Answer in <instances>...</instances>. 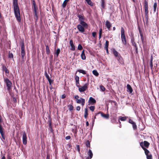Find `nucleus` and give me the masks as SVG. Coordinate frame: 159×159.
I'll return each mask as SVG.
<instances>
[{"mask_svg": "<svg viewBox=\"0 0 159 159\" xmlns=\"http://www.w3.org/2000/svg\"><path fill=\"white\" fill-rule=\"evenodd\" d=\"M13 10L15 17L18 22H20L21 18L18 0H13Z\"/></svg>", "mask_w": 159, "mask_h": 159, "instance_id": "f257e3e1", "label": "nucleus"}, {"mask_svg": "<svg viewBox=\"0 0 159 159\" xmlns=\"http://www.w3.org/2000/svg\"><path fill=\"white\" fill-rule=\"evenodd\" d=\"M140 145L144 151L145 154L146 156L147 159H152V155L150 153L149 151L143 146V142L140 143Z\"/></svg>", "mask_w": 159, "mask_h": 159, "instance_id": "f03ea898", "label": "nucleus"}, {"mask_svg": "<svg viewBox=\"0 0 159 159\" xmlns=\"http://www.w3.org/2000/svg\"><path fill=\"white\" fill-rule=\"evenodd\" d=\"M121 38L123 44L126 45L127 44V39L125 34V30L123 27L121 28Z\"/></svg>", "mask_w": 159, "mask_h": 159, "instance_id": "7ed1b4c3", "label": "nucleus"}, {"mask_svg": "<svg viewBox=\"0 0 159 159\" xmlns=\"http://www.w3.org/2000/svg\"><path fill=\"white\" fill-rule=\"evenodd\" d=\"M89 83L85 84L83 86H80L79 87V90L80 92H84L88 89L89 87Z\"/></svg>", "mask_w": 159, "mask_h": 159, "instance_id": "20e7f679", "label": "nucleus"}, {"mask_svg": "<svg viewBox=\"0 0 159 159\" xmlns=\"http://www.w3.org/2000/svg\"><path fill=\"white\" fill-rule=\"evenodd\" d=\"M5 82L6 83L7 87V89L8 90L10 89L11 86V83L8 78H6L4 79Z\"/></svg>", "mask_w": 159, "mask_h": 159, "instance_id": "39448f33", "label": "nucleus"}, {"mask_svg": "<svg viewBox=\"0 0 159 159\" xmlns=\"http://www.w3.org/2000/svg\"><path fill=\"white\" fill-rule=\"evenodd\" d=\"M0 133L2 138V141H4L5 140L4 133L3 132V129L2 125V123H0Z\"/></svg>", "mask_w": 159, "mask_h": 159, "instance_id": "423d86ee", "label": "nucleus"}, {"mask_svg": "<svg viewBox=\"0 0 159 159\" xmlns=\"http://www.w3.org/2000/svg\"><path fill=\"white\" fill-rule=\"evenodd\" d=\"M27 137L26 133L24 132L22 135V142L24 145H26L27 143Z\"/></svg>", "mask_w": 159, "mask_h": 159, "instance_id": "0eeeda50", "label": "nucleus"}, {"mask_svg": "<svg viewBox=\"0 0 159 159\" xmlns=\"http://www.w3.org/2000/svg\"><path fill=\"white\" fill-rule=\"evenodd\" d=\"M100 114L102 116L106 119H108L109 118V115L108 114H105L102 112H99L96 114V116H97L98 114Z\"/></svg>", "mask_w": 159, "mask_h": 159, "instance_id": "6e6552de", "label": "nucleus"}, {"mask_svg": "<svg viewBox=\"0 0 159 159\" xmlns=\"http://www.w3.org/2000/svg\"><path fill=\"white\" fill-rule=\"evenodd\" d=\"M76 102L78 103H81V105L83 106L85 103V99L82 98H81L80 99H77L76 100Z\"/></svg>", "mask_w": 159, "mask_h": 159, "instance_id": "1a4fd4ad", "label": "nucleus"}, {"mask_svg": "<svg viewBox=\"0 0 159 159\" xmlns=\"http://www.w3.org/2000/svg\"><path fill=\"white\" fill-rule=\"evenodd\" d=\"M20 44L21 45V53H25V43L24 41H22L20 42Z\"/></svg>", "mask_w": 159, "mask_h": 159, "instance_id": "9d476101", "label": "nucleus"}, {"mask_svg": "<svg viewBox=\"0 0 159 159\" xmlns=\"http://www.w3.org/2000/svg\"><path fill=\"white\" fill-rule=\"evenodd\" d=\"M87 155L88 156L86 158V159H91L93 156V153L92 151L89 149L87 152Z\"/></svg>", "mask_w": 159, "mask_h": 159, "instance_id": "9b49d317", "label": "nucleus"}, {"mask_svg": "<svg viewBox=\"0 0 159 159\" xmlns=\"http://www.w3.org/2000/svg\"><path fill=\"white\" fill-rule=\"evenodd\" d=\"M77 28L79 31L82 33H83L84 31V27L80 25H77Z\"/></svg>", "mask_w": 159, "mask_h": 159, "instance_id": "f8f14e48", "label": "nucleus"}, {"mask_svg": "<svg viewBox=\"0 0 159 159\" xmlns=\"http://www.w3.org/2000/svg\"><path fill=\"white\" fill-rule=\"evenodd\" d=\"M129 123L132 125L133 129L134 130H135L137 129V125L136 123L133 121L131 119H129Z\"/></svg>", "mask_w": 159, "mask_h": 159, "instance_id": "ddd939ff", "label": "nucleus"}, {"mask_svg": "<svg viewBox=\"0 0 159 159\" xmlns=\"http://www.w3.org/2000/svg\"><path fill=\"white\" fill-rule=\"evenodd\" d=\"M69 44L71 47L70 48V50L72 51H75V46L74 45L73 40L72 39H70V40Z\"/></svg>", "mask_w": 159, "mask_h": 159, "instance_id": "4468645a", "label": "nucleus"}, {"mask_svg": "<svg viewBox=\"0 0 159 159\" xmlns=\"http://www.w3.org/2000/svg\"><path fill=\"white\" fill-rule=\"evenodd\" d=\"M144 8L145 12H148V2L146 1H144Z\"/></svg>", "mask_w": 159, "mask_h": 159, "instance_id": "2eb2a0df", "label": "nucleus"}, {"mask_svg": "<svg viewBox=\"0 0 159 159\" xmlns=\"http://www.w3.org/2000/svg\"><path fill=\"white\" fill-rule=\"evenodd\" d=\"M89 102L92 105H94L96 103V101L93 98L90 97L89 98Z\"/></svg>", "mask_w": 159, "mask_h": 159, "instance_id": "dca6fc26", "label": "nucleus"}, {"mask_svg": "<svg viewBox=\"0 0 159 159\" xmlns=\"http://www.w3.org/2000/svg\"><path fill=\"white\" fill-rule=\"evenodd\" d=\"M126 88L127 92H129L130 93H131L132 92L133 89L130 85L127 84L126 86Z\"/></svg>", "mask_w": 159, "mask_h": 159, "instance_id": "f3484780", "label": "nucleus"}, {"mask_svg": "<svg viewBox=\"0 0 159 159\" xmlns=\"http://www.w3.org/2000/svg\"><path fill=\"white\" fill-rule=\"evenodd\" d=\"M106 25L109 30H110V28L111 27V25L110 22L108 20H107L106 23Z\"/></svg>", "mask_w": 159, "mask_h": 159, "instance_id": "a211bd4d", "label": "nucleus"}, {"mask_svg": "<svg viewBox=\"0 0 159 159\" xmlns=\"http://www.w3.org/2000/svg\"><path fill=\"white\" fill-rule=\"evenodd\" d=\"M77 16L79 18V20L80 22L84 21L85 20V18L84 17V16L83 15H77Z\"/></svg>", "mask_w": 159, "mask_h": 159, "instance_id": "6ab92c4d", "label": "nucleus"}, {"mask_svg": "<svg viewBox=\"0 0 159 159\" xmlns=\"http://www.w3.org/2000/svg\"><path fill=\"white\" fill-rule=\"evenodd\" d=\"M80 24L82 26L86 28H87L88 27V25L87 23L84 21H81L80 22Z\"/></svg>", "mask_w": 159, "mask_h": 159, "instance_id": "aec40b11", "label": "nucleus"}, {"mask_svg": "<svg viewBox=\"0 0 159 159\" xmlns=\"http://www.w3.org/2000/svg\"><path fill=\"white\" fill-rule=\"evenodd\" d=\"M2 70L3 71H4L6 74H8L9 71L5 65H2Z\"/></svg>", "mask_w": 159, "mask_h": 159, "instance_id": "412c9836", "label": "nucleus"}, {"mask_svg": "<svg viewBox=\"0 0 159 159\" xmlns=\"http://www.w3.org/2000/svg\"><path fill=\"white\" fill-rule=\"evenodd\" d=\"M143 146L145 148H148L150 145V143L146 141H144L143 142Z\"/></svg>", "mask_w": 159, "mask_h": 159, "instance_id": "4be33fe9", "label": "nucleus"}, {"mask_svg": "<svg viewBox=\"0 0 159 159\" xmlns=\"http://www.w3.org/2000/svg\"><path fill=\"white\" fill-rule=\"evenodd\" d=\"M60 52V49L59 48H57L56 51L55 52V57H57Z\"/></svg>", "mask_w": 159, "mask_h": 159, "instance_id": "5701e85b", "label": "nucleus"}, {"mask_svg": "<svg viewBox=\"0 0 159 159\" xmlns=\"http://www.w3.org/2000/svg\"><path fill=\"white\" fill-rule=\"evenodd\" d=\"M81 59L83 60L86 59V57L85 54L84 50V49L82 51L81 55Z\"/></svg>", "mask_w": 159, "mask_h": 159, "instance_id": "b1692460", "label": "nucleus"}, {"mask_svg": "<svg viewBox=\"0 0 159 159\" xmlns=\"http://www.w3.org/2000/svg\"><path fill=\"white\" fill-rule=\"evenodd\" d=\"M32 4L33 5V6L34 7V8L33 9L34 11H37V7L36 3H35V1H34V0H33Z\"/></svg>", "mask_w": 159, "mask_h": 159, "instance_id": "393cba45", "label": "nucleus"}, {"mask_svg": "<svg viewBox=\"0 0 159 159\" xmlns=\"http://www.w3.org/2000/svg\"><path fill=\"white\" fill-rule=\"evenodd\" d=\"M153 59V57L152 56H151L150 61L149 62L151 69V70L152 71L153 70V63H152Z\"/></svg>", "mask_w": 159, "mask_h": 159, "instance_id": "a878e982", "label": "nucleus"}, {"mask_svg": "<svg viewBox=\"0 0 159 159\" xmlns=\"http://www.w3.org/2000/svg\"><path fill=\"white\" fill-rule=\"evenodd\" d=\"M113 53L116 57H117L119 56L118 52L115 49H113L112 50Z\"/></svg>", "mask_w": 159, "mask_h": 159, "instance_id": "bb28decb", "label": "nucleus"}, {"mask_svg": "<svg viewBox=\"0 0 159 159\" xmlns=\"http://www.w3.org/2000/svg\"><path fill=\"white\" fill-rule=\"evenodd\" d=\"M46 47V54L48 55L50 54V50L49 48V47L48 45H45Z\"/></svg>", "mask_w": 159, "mask_h": 159, "instance_id": "cd10ccee", "label": "nucleus"}, {"mask_svg": "<svg viewBox=\"0 0 159 159\" xmlns=\"http://www.w3.org/2000/svg\"><path fill=\"white\" fill-rule=\"evenodd\" d=\"M127 119V117L126 116H120L119 117V122H120V120L122 121H125Z\"/></svg>", "mask_w": 159, "mask_h": 159, "instance_id": "c85d7f7f", "label": "nucleus"}, {"mask_svg": "<svg viewBox=\"0 0 159 159\" xmlns=\"http://www.w3.org/2000/svg\"><path fill=\"white\" fill-rule=\"evenodd\" d=\"M139 32L140 34V36L141 37V38L142 43H143L144 42V37L143 34L140 30H139Z\"/></svg>", "mask_w": 159, "mask_h": 159, "instance_id": "c756f323", "label": "nucleus"}, {"mask_svg": "<svg viewBox=\"0 0 159 159\" xmlns=\"http://www.w3.org/2000/svg\"><path fill=\"white\" fill-rule=\"evenodd\" d=\"M88 115V109L86 108L84 109V117L85 118H86L87 116Z\"/></svg>", "mask_w": 159, "mask_h": 159, "instance_id": "7c9ffc66", "label": "nucleus"}, {"mask_svg": "<svg viewBox=\"0 0 159 159\" xmlns=\"http://www.w3.org/2000/svg\"><path fill=\"white\" fill-rule=\"evenodd\" d=\"M34 16L35 17H34V20H35V22H37L38 20V16L37 15L38 12L37 11H34Z\"/></svg>", "mask_w": 159, "mask_h": 159, "instance_id": "2f4dec72", "label": "nucleus"}, {"mask_svg": "<svg viewBox=\"0 0 159 159\" xmlns=\"http://www.w3.org/2000/svg\"><path fill=\"white\" fill-rule=\"evenodd\" d=\"M131 42L132 45L133 46H134V47L137 46L136 44L134 41V39L133 38L131 39Z\"/></svg>", "mask_w": 159, "mask_h": 159, "instance_id": "473e14b6", "label": "nucleus"}, {"mask_svg": "<svg viewBox=\"0 0 159 159\" xmlns=\"http://www.w3.org/2000/svg\"><path fill=\"white\" fill-rule=\"evenodd\" d=\"M77 15H83L82 10L80 9H77Z\"/></svg>", "mask_w": 159, "mask_h": 159, "instance_id": "72a5a7b5", "label": "nucleus"}, {"mask_svg": "<svg viewBox=\"0 0 159 159\" xmlns=\"http://www.w3.org/2000/svg\"><path fill=\"white\" fill-rule=\"evenodd\" d=\"M70 0H65L62 5V7L63 8H65L66 7V4H67V2H68Z\"/></svg>", "mask_w": 159, "mask_h": 159, "instance_id": "f704fd0d", "label": "nucleus"}, {"mask_svg": "<svg viewBox=\"0 0 159 159\" xmlns=\"http://www.w3.org/2000/svg\"><path fill=\"white\" fill-rule=\"evenodd\" d=\"M79 72L80 73H81L83 74L84 75H85V74H86V71L85 70H80V69L78 70L76 72Z\"/></svg>", "mask_w": 159, "mask_h": 159, "instance_id": "c9c22d12", "label": "nucleus"}, {"mask_svg": "<svg viewBox=\"0 0 159 159\" xmlns=\"http://www.w3.org/2000/svg\"><path fill=\"white\" fill-rule=\"evenodd\" d=\"M85 144L86 147H87L90 148V142L89 140H87L85 142Z\"/></svg>", "mask_w": 159, "mask_h": 159, "instance_id": "e433bc0d", "label": "nucleus"}, {"mask_svg": "<svg viewBox=\"0 0 159 159\" xmlns=\"http://www.w3.org/2000/svg\"><path fill=\"white\" fill-rule=\"evenodd\" d=\"M93 74L96 76H98L99 74L97 71L96 70H94L93 71Z\"/></svg>", "mask_w": 159, "mask_h": 159, "instance_id": "4c0bfd02", "label": "nucleus"}, {"mask_svg": "<svg viewBox=\"0 0 159 159\" xmlns=\"http://www.w3.org/2000/svg\"><path fill=\"white\" fill-rule=\"evenodd\" d=\"M21 59L23 61H24L25 59V53H21Z\"/></svg>", "mask_w": 159, "mask_h": 159, "instance_id": "58836bf2", "label": "nucleus"}, {"mask_svg": "<svg viewBox=\"0 0 159 159\" xmlns=\"http://www.w3.org/2000/svg\"><path fill=\"white\" fill-rule=\"evenodd\" d=\"M87 3V4L91 6H93V3L91 0H85Z\"/></svg>", "mask_w": 159, "mask_h": 159, "instance_id": "ea45409f", "label": "nucleus"}, {"mask_svg": "<svg viewBox=\"0 0 159 159\" xmlns=\"http://www.w3.org/2000/svg\"><path fill=\"white\" fill-rule=\"evenodd\" d=\"M101 7L103 8H104L105 7V2L104 0H101Z\"/></svg>", "mask_w": 159, "mask_h": 159, "instance_id": "a19ab883", "label": "nucleus"}, {"mask_svg": "<svg viewBox=\"0 0 159 159\" xmlns=\"http://www.w3.org/2000/svg\"><path fill=\"white\" fill-rule=\"evenodd\" d=\"M157 6V2H155L153 5V9H154V12H156V8Z\"/></svg>", "mask_w": 159, "mask_h": 159, "instance_id": "79ce46f5", "label": "nucleus"}, {"mask_svg": "<svg viewBox=\"0 0 159 159\" xmlns=\"http://www.w3.org/2000/svg\"><path fill=\"white\" fill-rule=\"evenodd\" d=\"M148 12H145V17L146 19V22L147 23L148 22Z\"/></svg>", "mask_w": 159, "mask_h": 159, "instance_id": "37998d69", "label": "nucleus"}, {"mask_svg": "<svg viewBox=\"0 0 159 159\" xmlns=\"http://www.w3.org/2000/svg\"><path fill=\"white\" fill-rule=\"evenodd\" d=\"M109 46V41L108 40H106L104 48H108Z\"/></svg>", "mask_w": 159, "mask_h": 159, "instance_id": "c03bdc74", "label": "nucleus"}, {"mask_svg": "<svg viewBox=\"0 0 159 159\" xmlns=\"http://www.w3.org/2000/svg\"><path fill=\"white\" fill-rule=\"evenodd\" d=\"M111 122L113 123H117L116 122V117H113V119L111 120Z\"/></svg>", "mask_w": 159, "mask_h": 159, "instance_id": "a18cd8bd", "label": "nucleus"}, {"mask_svg": "<svg viewBox=\"0 0 159 159\" xmlns=\"http://www.w3.org/2000/svg\"><path fill=\"white\" fill-rule=\"evenodd\" d=\"M44 75L48 80L50 79L47 73V71H45Z\"/></svg>", "mask_w": 159, "mask_h": 159, "instance_id": "49530a36", "label": "nucleus"}, {"mask_svg": "<svg viewBox=\"0 0 159 159\" xmlns=\"http://www.w3.org/2000/svg\"><path fill=\"white\" fill-rule=\"evenodd\" d=\"M68 107H69V109L70 111H71L73 110V107L72 105H69L68 106Z\"/></svg>", "mask_w": 159, "mask_h": 159, "instance_id": "de8ad7c7", "label": "nucleus"}, {"mask_svg": "<svg viewBox=\"0 0 159 159\" xmlns=\"http://www.w3.org/2000/svg\"><path fill=\"white\" fill-rule=\"evenodd\" d=\"M78 49L81 50L83 49V47L81 44H79L78 46Z\"/></svg>", "mask_w": 159, "mask_h": 159, "instance_id": "09e8293b", "label": "nucleus"}, {"mask_svg": "<svg viewBox=\"0 0 159 159\" xmlns=\"http://www.w3.org/2000/svg\"><path fill=\"white\" fill-rule=\"evenodd\" d=\"M76 72L75 73V81H79V77L77 75H76Z\"/></svg>", "mask_w": 159, "mask_h": 159, "instance_id": "8fccbe9b", "label": "nucleus"}, {"mask_svg": "<svg viewBox=\"0 0 159 159\" xmlns=\"http://www.w3.org/2000/svg\"><path fill=\"white\" fill-rule=\"evenodd\" d=\"M89 109L92 111H93L95 109V106H91L89 107Z\"/></svg>", "mask_w": 159, "mask_h": 159, "instance_id": "3c124183", "label": "nucleus"}, {"mask_svg": "<svg viewBox=\"0 0 159 159\" xmlns=\"http://www.w3.org/2000/svg\"><path fill=\"white\" fill-rule=\"evenodd\" d=\"M13 55L12 53L9 52V58H13Z\"/></svg>", "mask_w": 159, "mask_h": 159, "instance_id": "603ef678", "label": "nucleus"}, {"mask_svg": "<svg viewBox=\"0 0 159 159\" xmlns=\"http://www.w3.org/2000/svg\"><path fill=\"white\" fill-rule=\"evenodd\" d=\"M48 81L49 84L50 85H51L53 83V80H51V79H49L48 80Z\"/></svg>", "mask_w": 159, "mask_h": 159, "instance_id": "864d4df0", "label": "nucleus"}, {"mask_svg": "<svg viewBox=\"0 0 159 159\" xmlns=\"http://www.w3.org/2000/svg\"><path fill=\"white\" fill-rule=\"evenodd\" d=\"M96 34L97 33L96 32H93L92 33V36H93V37L94 38H96Z\"/></svg>", "mask_w": 159, "mask_h": 159, "instance_id": "5fc2aeb1", "label": "nucleus"}, {"mask_svg": "<svg viewBox=\"0 0 159 159\" xmlns=\"http://www.w3.org/2000/svg\"><path fill=\"white\" fill-rule=\"evenodd\" d=\"M75 84L76 86L79 87L80 85L79 81H75Z\"/></svg>", "mask_w": 159, "mask_h": 159, "instance_id": "6e6d98bb", "label": "nucleus"}, {"mask_svg": "<svg viewBox=\"0 0 159 159\" xmlns=\"http://www.w3.org/2000/svg\"><path fill=\"white\" fill-rule=\"evenodd\" d=\"M76 148L77 151L79 152V153H80V146L79 145H77L76 146Z\"/></svg>", "mask_w": 159, "mask_h": 159, "instance_id": "4d7b16f0", "label": "nucleus"}, {"mask_svg": "<svg viewBox=\"0 0 159 159\" xmlns=\"http://www.w3.org/2000/svg\"><path fill=\"white\" fill-rule=\"evenodd\" d=\"M100 87L101 90L103 91H104L105 89V88L103 85H101Z\"/></svg>", "mask_w": 159, "mask_h": 159, "instance_id": "13d9d810", "label": "nucleus"}, {"mask_svg": "<svg viewBox=\"0 0 159 159\" xmlns=\"http://www.w3.org/2000/svg\"><path fill=\"white\" fill-rule=\"evenodd\" d=\"M116 57L117 58V60L118 61H119L120 60V58H121V56L119 54V56H118L117 57Z\"/></svg>", "mask_w": 159, "mask_h": 159, "instance_id": "bf43d9fd", "label": "nucleus"}, {"mask_svg": "<svg viewBox=\"0 0 159 159\" xmlns=\"http://www.w3.org/2000/svg\"><path fill=\"white\" fill-rule=\"evenodd\" d=\"M66 97V95L65 94H64L62 95L61 96V98L62 99H64Z\"/></svg>", "mask_w": 159, "mask_h": 159, "instance_id": "052dcab7", "label": "nucleus"}, {"mask_svg": "<svg viewBox=\"0 0 159 159\" xmlns=\"http://www.w3.org/2000/svg\"><path fill=\"white\" fill-rule=\"evenodd\" d=\"M49 130L50 131V132H52L53 131V130L52 128V126L51 127H49Z\"/></svg>", "mask_w": 159, "mask_h": 159, "instance_id": "680f3d73", "label": "nucleus"}, {"mask_svg": "<svg viewBox=\"0 0 159 159\" xmlns=\"http://www.w3.org/2000/svg\"><path fill=\"white\" fill-rule=\"evenodd\" d=\"M70 138H71V137L70 136H66L65 138V139L66 140L70 139Z\"/></svg>", "mask_w": 159, "mask_h": 159, "instance_id": "e2e57ef3", "label": "nucleus"}, {"mask_svg": "<svg viewBox=\"0 0 159 159\" xmlns=\"http://www.w3.org/2000/svg\"><path fill=\"white\" fill-rule=\"evenodd\" d=\"M13 101L15 103H16L17 102V100H16V99L15 97L13 98Z\"/></svg>", "mask_w": 159, "mask_h": 159, "instance_id": "0e129e2a", "label": "nucleus"}, {"mask_svg": "<svg viewBox=\"0 0 159 159\" xmlns=\"http://www.w3.org/2000/svg\"><path fill=\"white\" fill-rule=\"evenodd\" d=\"M76 109L77 111H80V106H77L76 108Z\"/></svg>", "mask_w": 159, "mask_h": 159, "instance_id": "69168bd1", "label": "nucleus"}, {"mask_svg": "<svg viewBox=\"0 0 159 159\" xmlns=\"http://www.w3.org/2000/svg\"><path fill=\"white\" fill-rule=\"evenodd\" d=\"M79 98V96L78 95H76L74 97V98L76 100H77V99H78Z\"/></svg>", "mask_w": 159, "mask_h": 159, "instance_id": "338daca9", "label": "nucleus"}, {"mask_svg": "<svg viewBox=\"0 0 159 159\" xmlns=\"http://www.w3.org/2000/svg\"><path fill=\"white\" fill-rule=\"evenodd\" d=\"M46 159H50V156L48 154L47 155Z\"/></svg>", "mask_w": 159, "mask_h": 159, "instance_id": "774afa93", "label": "nucleus"}]
</instances>
